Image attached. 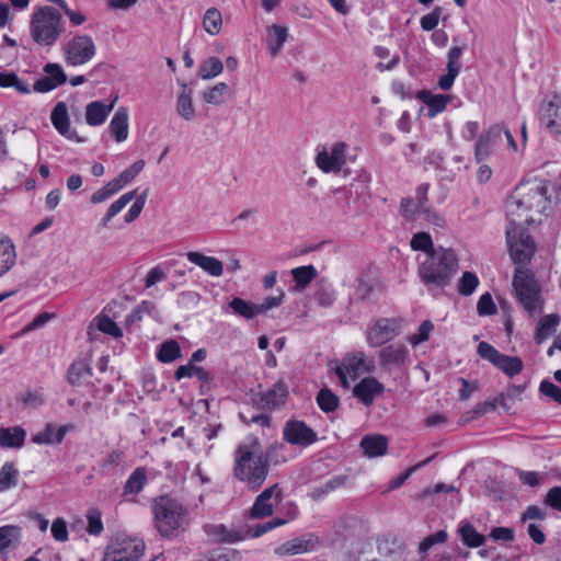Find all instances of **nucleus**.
Wrapping results in <instances>:
<instances>
[{"label": "nucleus", "mask_w": 561, "mask_h": 561, "mask_svg": "<svg viewBox=\"0 0 561 561\" xmlns=\"http://www.w3.org/2000/svg\"><path fill=\"white\" fill-rule=\"evenodd\" d=\"M278 446H270L263 450L260 439L249 435L233 453V477L243 482L249 490L257 491L265 482L273 456Z\"/></svg>", "instance_id": "obj_1"}, {"label": "nucleus", "mask_w": 561, "mask_h": 561, "mask_svg": "<svg viewBox=\"0 0 561 561\" xmlns=\"http://www.w3.org/2000/svg\"><path fill=\"white\" fill-rule=\"evenodd\" d=\"M505 210L508 219L506 239L508 250L514 263L526 265L536 252V243L522 222H528L527 213L531 210L522 197L514 192L505 202Z\"/></svg>", "instance_id": "obj_2"}, {"label": "nucleus", "mask_w": 561, "mask_h": 561, "mask_svg": "<svg viewBox=\"0 0 561 561\" xmlns=\"http://www.w3.org/2000/svg\"><path fill=\"white\" fill-rule=\"evenodd\" d=\"M458 267V256L450 248L438 245L436 251L417 256L419 277L430 291L449 286Z\"/></svg>", "instance_id": "obj_3"}, {"label": "nucleus", "mask_w": 561, "mask_h": 561, "mask_svg": "<svg viewBox=\"0 0 561 561\" xmlns=\"http://www.w3.org/2000/svg\"><path fill=\"white\" fill-rule=\"evenodd\" d=\"M447 540L446 530L425 537L419 545L417 559H410L404 541L396 535L383 534L376 538V552L380 561H432L430 552L437 543Z\"/></svg>", "instance_id": "obj_4"}, {"label": "nucleus", "mask_w": 561, "mask_h": 561, "mask_svg": "<svg viewBox=\"0 0 561 561\" xmlns=\"http://www.w3.org/2000/svg\"><path fill=\"white\" fill-rule=\"evenodd\" d=\"M153 525L163 538H175L185 531L190 524L187 510L175 499L161 495L152 503Z\"/></svg>", "instance_id": "obj_5"}, {"label": "nucleus", "mask_w": 561, "mask_h": 561, "mask_svg": "<svg viewBox=\"0 0 561 561\" xmlns=\"http://www.w3.org/2000/svg\"><path fill=\"white\" fill-rule=\"evenodd\" d=\"M65 30L61 13L54 7H38L31 16L30 35L41 47L54 46Z\"/></svg>", "instance_id": "obj_6"}, {"label": "nucleus", "mask_w": 561, "mask_h": 561, "mask_svg": "<svg viewBox=\"0 0 561 561\" xmlns=\"http://www.w3.org/2000/svg\"><path fill=\"white\" fill-rule=\"evenodd\" d=\"M513 287L519 305L529 314L542 311L540 286L535 275L523 267H517L513 278Z\"/></svg>", "instance_id": "obj_7"}, {"label": "nucleus", "mask_w": 561, "mask_h": 561, "mask_svg": "<svg viewBox=\"0 0 561 561\" xmlns=\"http://www.w3.org/2000/svg\"><path fill=\"white\" fill-rule=\"evenodd\" d=\"M64 60L68 66L78 67L91 61L96 54V46L92 36L76 34L61 46Z\"/></svg>", "instance_id": "obj_8"}, {"label": "nucleus", "mask_w": 561, "mask_h": 561, "mask_svg": "<svg viewBox=\"0 0 561 561\" xmlns=\"http://www.w3.org/2000/svg\"><path fill=\"white\" fill-rule=\"evenodd\" d=\"M145 548L141 539L117 536L106 547L102 561H138Z\"/></svg>", "instance_id": "obj_9"}, {"label": "nucleus", "mask_w": 561, "mask_h": 561, "mask_svg": "<svg viewBox=\"0 0 561 561\" xmlns=\"http://www.w3.org/2000/svg\"><path fill=\"white\" fill-rule=\"evenodd\" d=\"M515 191L531 210L542 213L549 203L547 195L548 181L543 179L534 178L523 181L516 186Z\"/></svg>", "instance_id": "obj_10"}, {"label": "nucleus", "mask_w": 561, "mask_h": 561, "mask_svg": "<svg viewBox=\"0 0 561 561\" xmlns=\"http://www.w3.org/2000/svg\"><path fill=\"white\" fill-rule=\"evenodd\" d=\"M478 354L511 378L518 375L524 368L520 357L505 355L488 342L479 343Z\"/></svg>", "instance_id": "obj_11"}, {"label": "nucleus", "mask_w": 561, "mask_h": 561, "mask_svg": "<svg viewBox=\"0 0 561 561\" xmlns=\"http://www.w3.org/2000/svg\"><path fill=\"white\" fill-rule=\"evenodd\" d=\"M283 438L290 445L307 447L318 440V434L304 421L288 420L283 428Z\"/></svg>", "instance_id": "obj_12"}, {"label": "nucleus", "mask_w": 561, "mask_h": 561, "mask_svg": "<svg viewBox=\"0 0 561 561\" xmlns=\"http://www.w3.org/2000/svg\"><path fill=\"white\" fill-rule=\"evenodd\" d=\"M538 116L542 125L556 135L561 134V96L553 94L545 99L539 106Z\"/></svg>", "instance_id": "obj_13"}, {"label": "nucleus", "mask_w": 561, "mask_h": 561, "mask_svg": "<svg viewBox=\"0 0 561 561\" xmlns=\"http://www.w3.org/2000/svg\"><path fill=\"white\" fill-rule=\"evenodd\" d=\"M346 161V145L334 144L330 150L323 148L316 157V163L323 172H340Z\"/></svg>", "instance_id": "obj_14"}, {"label": "nucleus", "mask_w": 561, "mask_h": 561, "mask_svg": "<svg viewBox=\"0 0 561 561\" xmlns=\"http://www.w3.org/2000/svg\"><path fill=\"white\" fill-rule=\"evenodd\" d=\"M400 322L392 318H380L367 334V342L373 347H378L390 340H392L399 333Z\"/></svg>", "instance_id": "obj_15"}, {"label": "nucleus", "mask_w": 561, "mask_h": 561, "mask_svg": "<svg viewBox=\"0 0 561 561\" xmlns=\"http://www.w3.org/2000/svg\"><path fill=\"white\" fill-rule=\"evenodd\" d=\"M319 546L320 539L312 534H307L285 541L275 551L280 556H295L316 551Z\"/></svg>", "instance_id": "obj_16"}, {"label": "nucleus", "mask_w": 561, "mask_h": 561, "mask_svg": "<svg viewBox=\"0 0 561 561\" xmlns=\"http://www.w3.org/2000/svg\"><path fill=\"white\" fill-rule=\"evenodd\" d=\"M256 403L264 410H275L283 405L288 397V386L283 380H277L271 388L257 394Z\"/></svg>", "instance_id": "obj_17"}, {"label": "nucleus", "mask_w": 561, "mask_h": 561, "mask_svg": "<svg viewBox=\"0 0 561 561\" xmlns=\"http://www.w3.org/2000/svg\"><path fill=\"white\" fill-rule=\"evenodd\" d=\"M503 127L501 125L490 126L478 138L474 145V158L477 162L486 160L492 153L493 147L501 141Z\"/></svg>", "instance_id": "obj_18"}, {"label": "nucleus", "mask_w": 561, "mask_h": 561, "mask_svg": "<svg viewBox=\"0 0 561 561\" xmlns=\"http://www.w3.org/2000/svg\"><path fill=\"white\" fill-rule=\"evenodd\" d=\"M204 533L215 543H236L247 538L242 529H229L224 524H205Z\"/></svg>", "instance_id": "obj_19"}, {"label": "nucleus", "mask_w": 561, "mask_h": 561, "mask_svg": "<svg viewBox=\"0 0 561 561\" xmlns=\"http://www.w3.org/2000/svg\"><path fill=\"white\" fill-rule=\"evenodd\" d=\"M462 48L459 46H453L447 54V72L438 78L437 84L444 90L448 91L453 88L455 79L460 72L461 69V58Z\"/></svg>", "instance_id": "obj_20"}, {"label": "nucleus", "mask_w": 561, "mask_h": 561, "mask_svg": "<svg viewBox=\"0 0 561 561\" xmlns=\"http://www.w3.org/2000/svg\"><path fill=\"white\" fill-rule=\"evenodd\" d=\"M385 386L375 377H364L354 388L353 394L365 405L370 407L376 397L382 394Z\"/></svg>", "instance_id": "obj_21"}, {"label": "nucleus", "mask_w": 561, "mask_h": 561, "mask_svg": "<svg viewBox=\"0 0 561 561\" xmlns=\"http://www.w3.org/2000/svg\"><path fill=\"white\" fill-rule=\"evenodd\" d=\"M50 121L55 129L67 139H77V131L70 128L68 108L65 102H58L50 113Z\"/></svg>", "instance_id": "obj_22"}, {"label": "nucleus", "mask_w": 561, "mask_h": 561, "mask_svg": "<svg viewBox=\"0 0 561 561\" xmlns=\"http://www.w3.org/2000/svg\"><path fill=\"white\" fill-rule=\"evenodd\" d=\"M116 99L110 104H105L103 101H92L85 106V123L89 126H100L105 123L110 113L114 108Z\"/></svg>", "instance_id": "obj_23"}, {"label": "nucleus", "mask_w": 561, "mask_h": 561, "mask_svg": "<svg viewBox=\"0 0 561 561\" xmlns=\"http://www.w3.org/2000/svg\"><path fill=\"white\" fill-rule=\"evenodd\" d=\"M416 98L427 105V116L430 118H434L442 113L451 100L448 94H433L427 90L419 91Z\"/></svg>", "instance_id": "obj_24"}, {"label": "nucleus", "mask_w": 561, "mask_h": 561, "mask_svg": "<svg viewBox=\"0 0 561 561\" xmlns=\"http://www.w3.org/2000/svg\"><path fill=\"white\" fill-rule=\"evenodd\" d=\"M363 366L364 358L362 355L346 357L340 365H337L335 374L340 378L342 385L347 387V378H351L352 380L356 379L363 370Z\"/></svg>", "instance_id": "obj_25"}, {"label": "nucleus", "mask_w": 561, "mask_h": 561, "mask_svg": "<svg viewBox=\"0 0 561 561\" xmlns=\"http://www.w3.org/2000/svg\"><path fill=\"white\" fill-rule=\"evenodd\" d=\"M408 351L403 345H388L380 351L379 363L382 367H401L405 364Z\"/></svg>", "instance_id": "obj_26"}, {"label": "nucleus", "mask_w": 561, "mask_h": 561, "mask_svg": "<svg viewBox=\"0 0 561 561\" xmlns=\"http://www.w3.org/2000/svg\"><path fill=\"white\" fill-rule=\"evenodd\" d=\"M363 454L368 458L382 456L388 449V438L380 434L365 435L359 444Z\"/></svg>", "instance_id": "obj_27"}, {"label": "nucleus", "mask_w": 561, "mask_h": 561, "mask_svg": "<svg viewBox=\"0 0 561 561\" xmlns=\"http://www.w3.org/2000/svg\"><path fill=\"white\" fill-rule=\"evenodd\" d=\"M187 260L199 266L203 271L208 273L211 276H221L224 273L222 262L216 257L207 256L199 252L191 251L186 254Z\"/></svg>", "instance_id": "obj_28"}, {"label": "nucleus", "mask_w": 561, "mask_h": 561, "mask_svg": "<svg viewBox=\"0 0 561 561\" xmlns=\"http://www.w3.org/2000/svg\"><path fill=\"white\" fill-rule=\"evenodd\" d=\"M128 110L124 106H121L114 113L111 122H110V130L112 136L117 142H122L128 137Z\"/></svg>", "instance_id": "obj_29"}, {"label": "nucleus", "mask_w": 561, "mask_h": 561, "mask_svg": "<svg viewBox=\"0 0 561 561\" xmlns=\"http://www.w3.org/2000/svg\"><path fill=\"white\" fill-rule=\"evenodd\" d=\"M560 323V317L556 313L547 314L540 318L536 325V332L534 341L540 345L557 331V327Z\"/></svg>", "instance_id": "obj_30"}, {"label": "nucleus", "mask_w": 561, "mask_h": 561, "mask_svg": "<svg viewBox=\"0 0 561 561\" xmlns=\"http://www.w3.org/2000/svg\"><path fill=\"white\" fill-rule=\"evenodd\" d=\"M25 437L26 433L20 426L0 427V446L2 448H21Z\"/></svg>", "instance_id": "obj_31"}, {"label": "nucleus", "mask_w": 561, "mask_h": 561, "mask_svg": "<svg viewBox=\"0 0 561 561\" xmlns=\"http://www.w3.org/2000/svg\"><path fill=\"white\" fill-rule=\"evenodd\" d=\"M92 367L85 359L75 360L67 370V381L72 387H80L83 380L92 376Z\"/></svg>", "instance_id": "obj_32"}, {"label": "nucleus", "mask_w": 561, "mask_h": 561, "mask_svg": "<svg viewBox=\"0 0 561 561\" xmlns=\"http://www.w3.org/2000/svg\"><path fill=\"white\" fill-rule=\"evenodd\" d=\"M148 481L147 471L144 467H137L125 482L123 496L136 495L144 490Z\"/></svg>", "instance_id": "obj_33"}, {"label": "nucleus", "mask_w": 561, "mask_h": 561, "mask_svg": "<svg viewBox=\"0 0 561 561\" xmlns=\"http://www.w3.org/2000/svg\"><path fill=\"white\" fill-rule=\"evenodd\" d=\"M256 304L242 299L240 297H233L227 305V309H230L234 314L245 319L252 320L259 316Z\"/></svg>", "instance_id": "obj_34"}, {"label": "nucleus", "mask_w": 561, "mask_h": 561, "mask_svg": "<svg viewBox=\"0 0 561 561\" xmlns=\"http://www.w3.org/2000/svg\"><path fill=\"white\" fill-rule=\"evenodd\" d=\"M176 112L185 121L195 117V108L192 101V89L186 83L182 84V91L178 95Z\"/></svg>", "instance_id": "obj_35"}, {"label": "nucleus", "mask_w": 561, "mask_h": 561, "mask_svg": "<svg viewBox=\"0 0 561 561\" xmlns=\"http://www.w3.org/2000/svg\"><path fill=\"white\" fill-rule=\"evenodd\" d=\"M15 247L9 238L0 239V277L7 274L15 264Z\"/></svg>", "instance_id": "obj_36"}, {"label": "nucleus", "mask_w": 561, "mask_h": 561, "mask_svg": "<svg viewBox=\"0 0 561 561\" xmlns=\"http://www.w3.org/2000/svg\"><path fill=\"white\" fill-rule=\"evenodd\" d=\"M288 37L286 27L273 24L267 28V45L272 56H277Z\"/></svg>", "instance_id": "obj_37"}, {"label": "nucleus", "mask_w": 561, "mask_h": 561, "mask_svg": "<svg viewBox=\"0 0 561 561\" xmlns=\"http://www.w3.org/2000/svg\"><path fill=\"white\" fill-rule=\"evenodd\" d=\"M297 289H305L317 276L318 271L313 265L299 266L291 270Z\"/></svg>", "instance_id": "obj_38"}, {"label": "nucleus", "mask_w": 561, "mask_h": 561, "mask_svg": "<svg viewBox=\"0 0 561 561\" xmlns=\"http://www.w3.org/2000/svg\"><path fill=\"white\" fill-rule=\"evenodd\" d=\"M19 471L11 461L4 462L0 469V492L8 491L18 485Z\"/></svg>", "instance_id": "obj_39"}, {"label": "nucleus", "mask_w": 561, "mask_h": 561, "mask_svg": "<svg viewBox=\"0 0 561 561\" xmlns=\"http://www.w3.org/2000/svg\"><path fill=\"white\" fill-rule=\"evenodd\" d=\"M137 191H130L125 194H123L118 199H116L114 203L111 204L108 207L105 216L101 220V226L103 228L107 227L108 222L118 214L121 213L125 206L131 202L136 197Z\"/></svg>", "instance_id": "obj_40"}, {"label": "nucleus", "mask_w": 561, "mask_h": 561, "mask_svg": "<svg viewBox=\"0 0 561 561\" xmlns=\"http://www.w3.org/2000/svg\"><path fill=\"white\" fill-rule=\"evenodd\" d=\"M182 356L180 344L175 340H168L160 344L157 359L161 363H172Z\"/></svg>", "instance_id": "obj_41"}, {"label": "nucleus", "mask_w": 561, "mask_h": 561, "mask_svg": "<svg viewBox=\"0 0 561 561\" xmlns=\"http://www.w3.org/2000/svg\"><path fill=\"white\" fill-rule=\"evenodd\" d=\"M319 409L324 413L334 412L340 403L339 397L328 387H323L316 398Z\"/></svg>", "instance_id": "obj_42"}, {"label": "nucleus", "mask_w": 561, "mask_h": 561, "mask_svg": "<svg viewBox=\"0 0 561 561\" xmlns=\"http://www.w3.org/2000/svg\"><path fill=\"white\" fill-rule=\"evenodd\" d=\"M0 87L1 88H14L21 94L31 93L30 84L19 78L13 71L0 72Z\"/></svg>", "instance_id": "obj_43"}, {"label": "nucleus", "mask_w": 561, "mask_h": 561, "mask_svg": "<svg viewBox=\"0 0 561 561\" xmlns=\"http://www.w3.org/2000/svg\"><path fill=\"white\" fill-rule=\"evenodd\" d=\"M222 70L221 60L218 57H209L201 64L198 75L204 80H209L220 75Z\"/></svg>", "instance_id": "obj_44"}, {"label": "nucleus", "mask_w": 561, "mask_h": 561, "mask_svg": "<svg viewBox=\"0 0 561 561\" xmlns=\"http://www.w3.org/2000/svg\"><path fill=\"white\" fill-rule=\"evenodd\" d=\"M221 13L215 8L208 9L203 20L205 31L210 35H217L221 30Z\"/></svg>", "instance_id": "obj_45"}, {"label": "nucleus", "mask_w": 561, "mask_h": 561, "mask_svg": "<svg viewBox=\"0 0 561 561\" xmlns=\"http://www.w3.org/2000/svg\"><path fill=\"white\" fill-rule=\"evenodd\" d=\"M463 542L471 548H478L484 543V536L479 534L471 524H465L459 529Z\"/></svg>", "instance_id": "obj_46"}, {"label": "nucleus", "mask_w": 561, "mask_h": 561, "mask_svg": "<svg viewBox=\"0 0 561 561\" xmlns=\"http://www.w3.org/2000/svg\"><path fill=\"white\" fill-rule=\"evenodd\" d=\"M410 245L414 251H422L423 254L436 251V247L433 244L432 237L427 232H417L413 234Z\"/></svg>", "instance_id": "obj_47"}, {"label": "nucleus", "mask_w": 561, "mask_h": 561, "mask_svg": "<svg viewBox=\"0 0 561 561\" xmlns=\"http://www.w3.org/2000/svg\"><path fill=\"white\" fill-rule=\"evenodd\" d=\"M241 558V552L232 548H216L207 553V561H240Z\"/></svg>", "instance_id": "obj_48"}, {"label": "nucleus", "mask_w": 561, "mask_h": 561, "mask_svg": "<svg viewBox=\"0 0 561 561\" xmlns=\"http://www.w3.org/2000/svg\"><path fill=\"white\" fill-rule=\"evenodd\" d=\"M228 89H229V87L227 83L219 82V83L215 84L213 88H210L209 90L205 91L203 93V99L208 104H215V105L220 104L221 102H224V99L228 92Z\"/></svg>", "instance_id": "obj_49"}, {"label": "nucleus", "mask_w": 561, "mask_h": 561, "mask_svg": "<svg viewBox=\"0 0 561 561\" xmlns=\"http://www.w3.org/2000/svg\"><path fill=\"white\" fill-rule=\"evenodd\" d=\"M479 285V278L472 272H463L458 282V293L462 296H470L473 294Z\"/></svg>", "instance_id": "obj_50"}, {"label": "nucleus", "mask_w": 561, "mask_h": 561, "mask_svg": "<svg viewBox=\"0 0 561 561\" xmlns=\"http://www.w3.org/2000/svg\"><path fill=\"white\" fill-rule=\"evenodd\" d=\"M95 321H96V328L101 332L108 334L113 337H122L123 336V331L117 325V323L114 320H112L110 317L100 316L95 319Z\"/></svg>", "instance_id": "obj_51"}, {"label": "nucleus", "mask_w": 561, "mask_h": 561, "mask_svg": "<svg viewBox=\"0 0 561 561\" xmlns=\"http://www.w3.org/2000/svg\"><path fill=\"white\" fill-rule=\"evenodd\" d=\"M274 505L271 501H266L256 496L250 514L253 518H265L273 514Z\"/></svg>", "instance_id": "obj_52"}, {"label": "nucleus", "mask_w": 561, "mask_h": 561, "mask_svg": "<svg viewBox=\"0 0 561 561\" xmlns=\"http://www.w3.org/2000/svg\"><path fill=\"white\" fill-rule=\"evenodd\" d=\"M43 71L57 84V87L67 82V75L59 64L48 62L44 66Z\"/></svg>", "instance_id": "obj_53"}, {"label": "nucleus", "mask_w": 561, "mask_h": 561, "mask_svg": "<svg viewBox=\"0 0 561 561\" xmlns=\"http://www.w3.org/2000/svg\"><path fill=\"white\" fill-rule=\"evenodd\" d=\"M147 195L148 192L146 190L136 197V201L133 203L128 211L125 214L124 219L127 224L135 221L139 217L146 204Z\"/></svg>", "instance_id": "obj_54"}, {"label": "nucleus", "mask_w": 561, "mask_h": 561, "mask_svg": "<svg viewBox=\"0 0 561 561\" xmlns=\"http://www.w3.org/2000/svg\"><path fill=\"white\" fill-rule=\"evenodd\" d=\"M477 311L479 316H492L496 313V306L490 293H484L478 300Z\"/></svg>", "instance_id": "obj_55"}, {"label": "nucleus", "mask_w": 561, "mask_h": 561, "mask_svg": "<svg viewBox=\"0 0 561 561\" xmlns=\"http://www.w3.org/2000/svg\"><path fill=\"white\" fill-rule=\"evenodd\" d=\"M442 12L443 9L440 7H435L431 13L421 18V27L426 32L434 31L438 25Z\"/></svg>", "instance_id": "obj_56"}, {"label": "nucleus", "mask_w": 561, "mask_h": 561, "mask_svg": "<svg viewBox=\"0 0 561 561\" xmlns=\"http://www.w3.org/2000/svg\"><path fill=\"white\" fill-rule=\"evenodd\" d=\"M145 167L144 160H137L131 165H129L127 169H125L117 178L121 180V182L124 184H128L131 182L142 170Z\"/></svg>", "instance_id": "obj_57"}, {"label": "nucleus", "mask_w": 561, "mask_h": 561, "mask_svg": "<svg viewBox=\"0 0 561 561\" xmlns=\"http://www.w3.org/2000/svg\"><path fill=\"white\" fill-rule=\"evenodd\" d=\"M88 528L87 531L90 535L99 536L103 531V523L101 519V513L98 510H92L87 515Z\"/></svg>", "instance_id": "obj_58"}, {"label": "nucleus", "mask_w": 561, "mask_h": 561, "mask_svg": "<svg viewBox=\"0 0 561 561\" xmlns=\"http://www.w3.org/2000/svg\"><path fill=\"white\" fill-rule=\"evenodd\" d=\"M539 391L561 405V388L553 382L543 379L539 385Z\"/></svg>", "instance_id": "obj_59"}, {"label": "nucleus", "mask_w": 561, "mask_h": 561, "mask_svg": "<svg viewBox=\"0 0 561 561\" xmlns=\"http://www.w3.org/2000/svg\"><path fill=\"white\" fill-rule=\"evenodd\" d=\"M50 531L55 540L60 542H65L68 540V528L67 523L65 522L64 518H56L51 524Z\"/></svg>", "instance_id": "obj_60"}, {"label": "nucleus", "mask_w": 561, "mask_h": 561, "mask_svg": "<svg viewBox=\"0 0 561 561\" xmlns=\"http://www.w3.org/2000/svg\"><path fill=\"white\" fill-rule=\"evenodd\" d=\"M284 297L283 291L278 296L265 297L261 304H256L259 314H265L268 310L277 308L283 302Z\"/></svg>", "instance_id": "obj_61"}, {"label": "nucleus", "mask_w": 561, "mask_h": 561, "mask_svg": "<svg viewBox=\"0 0 561 561\" xmlns=\"http://www.w3.org/2000/svg\"><path fill=\"white\" fill-rule=\"evenodd\" d=\"M433 328V323L430 320L423 321L419 327L417 334H414L410 337L411 344L415 346L427 341Z\"/></svg>", "instance_id": "obj_62"}, {"label": "nucleus", "mask_w": 561, "mask_h": 561, "mask_svg": "<svg viewBox=\"0 0 561 561\" xmlns=\"http://www.w3.org/2000/svg\"><path fill=\"white\" fill-rule=\"evenodd\" d=\"M417 215L426 220L427 222L436 226V227H444L445 220L442 216H439L435 210H433L431 207L426 206L417 210Z\"/></svg>", "instance_id": "obj_63"}, {"label": "nucleus", "mask_w": 561, "mask_h": 561, "mask_svg": "<svg viewBox=\"0 0 561 561\" xmlns=\"http://www.w3.org/2000/svg\"><path fill=\"white\" fill-rule=\"evenodd\" d=\"M545 505L561 512V486L551 488L543 500Z\"/></svg>", "instance_id": "obj_64"}]
</instances>
